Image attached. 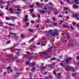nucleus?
<instances>
[{"label":"nucleus","mask_w":79,"mask_h":79,"mask_svg":"<svg viewBox=\"0 0 79 79\" xmlns=\"http://www.w3.org/2000/svg\"><path fill=\"white\" fill-rule=\"evenodd\" d=\"M64 68L66 69V71H71L73 72L76 71V70L75 69L76 68L71 67L69 66H68L67 67L65 66Z\"/></svg>","instance_id":"f257e3e1"},{"label":"nucleus","mask_w":79,"mask_h":79,"mask_svg":"<svg viewBox=\"0 0 79 79\" xmlns=\"http://www.w3.org/2000/svg\"><path fill=\"white\" fill-rule=\"evenodd\" d=\"M42 53H43L44 55H45L46 56H47L45 57V59H47V58H51V56H49L48 55V54L47 52H46V51H44V52H42Z\"/></svg>","instance_id":"f03ea898"},{"label":"nucleus","mask_w":79,"mask_h":79,"mask_svg":"<svg viewBox=\"0 0 79 79\" xmlns=\"http://www.w3.org/2000/svg\"><path fill=\"white\" fill-rule=\"evenodd\" d=\"M72 60V58L71 57H70L69 58H67L65 60V61L66 62V63L67 64H69L70 63L69 61H71Z\"/></svg>","instance_id":"7ed1b4c3"},{"label":"nucleus","mask_w":79,"mask_h":79,"mask_svg":"<svg viewBox=\"0 0 79 79\" xmlns=\"http://www.w3.org/2000/svg\"><path fill=\"white\" fill-rule=\"evenodd\" d=\"M54 31L56 32H54V34L58 36L59 34V33L58 32V31L57 30H55Z\"/></svg>","instance_id":"20e7f679"},{"label":"nucleus","mask_w":79,"mask_h":79,"mask_svg":"<svg viewBox=\"0 0 79 79\" xmlns=\"http://www.w3.org/2000/svg\"><path fill=\"white\" fill-rule=\"evenodd\" d=\"M28 17V15H26L25 17V19H24V18L23 19V20L25 22H26V21H28L29 19L27 18Z\"/></svg>","instance_id":"39448f33"},{"label":"nucleus","mask_w":79,"mask_h":79,"mask_svg":"<svg viewBox=\"0 0 79 79\" xmlns=\"http://www.w3.org/2000/svg\"><path fill=\"white\" fill-rule=\"evenodd\" d=\"M30 62V61H28L27 62H26V64H28V65H29L30 66H31V64H32V63H29Z\"/></svg>","instance_id":"423d86ee"},{"label":"nucleus","mask_w":79,"mask_h":79,"mask_svg":"<svg viewBox=\"0 0 79 79\" xmlns=\"http://www.w3.org/2000/svg\"><path fill=\"white\" fill-rule=\"evenodd\" d=\"M16 19V17L12 16L10 17V20L11 21H13L14 19Z\"/></svg>","instance_id":"0eeeda50"},{"label":"nucleus","mask_w":79,"mask_h":79,"mask_svg":"<svg viewBox=\"0 0 79 79\" xmlns=\"http://www.w3.org/2000/svg\"><path fill=\"white\" fill-rule=\"evenodd\" d=\"M35 69H36V68L34 67H33L31 69V71L32 72H34L35 71Z\"/></svg>","instance_id":"6e6552de"},{"label":"nucleus","mask_w":79,"mask_h":79,"mask_svg":"<svg viewBox=\"0 0 79 79\" xmlns=\"http://www.w3.org/2000/svg\"><path fill=\"white\" fill-rule=\"evenodd\" d=\"M10 11V12H11V14L13 13V9L12 8H10L8 10V11Z\"/></svg>","instance_id":"1a4fd4ad"},{"label":"nucleus","mask_w":79,"mask_h":79,"mask_svg":"<svg viewBox=\"0 0 79 79\" xmlns=\"http://www.w3.org/2000/svg\"><path fill=\"white\" fill-rule=\"evenodd\" d=\"M7 24H8V25H9V26H15V25H14V24H12L11 23H8Z\"/></svg>","instance_id":"9d476101"},{"label":"nucleus","mask_w":79,"mask_h":79,"mask_svg":"<svg viewBox=\"0 0 79 79\" xmlns=\"http://www.w3.org/2000/svg\"><path fill=\"white\" fill-rule=\"evenodd\" d=\"M0 2L1 3H2V4H5V3H6L5 1L3 2L2 0L0 1Z\"/></svg>","instance_id":"9b49d317"},{"label":"nucleus","mask_w":79,"mask_h":79,"mask_svg":"<svg viewBox=\"0 0 79 79\" xmlns=\"http://www.w3.org/2000/svg\"><path fill=\"white\" fill-rule=\"evenodd\" d=\"M28 31L30 32H33V30H32L31 29L29 28L28 29Z\"/></svg>","instance_id":"f8f14e48"},{"label":"nucleus","mask_w":79,"mask_h":79,"mask_svg":"<svg viewBox=\"0 0 79 79\" xmlns=\"http://www.w3.org/2000/svg\"><path fill=\"white\" fill-rule=\"evenodd\" d=\"M47 68V66H43L42 67H40V68L41 69H45V68Z\"/></svg>","instance_id":"ddd939ff"},{"label":"nucleus","mask_w":79,"mask_h":79,"mask_svg":"<svg viewBox=\"0 0 79 79\" xmlns=\"http://www.w3.org/2000/svg\"><path fill=\"white\" fill-rule=\"evenodd\" d=\"M40 13H41L42 14H44L45 13V11L44 10H41L40 11Z\"/></svg>","instance_id":"4468645a"},{"label":"nucleus","mask_w":79,"mask_h":79,"mask_svg":"<svg viewBox=\"0 0 79 79\" xmlns=\"http://www.w3.org/2000/svg\"><path fill=\"white\" fill-rule=\"evenodd\" d=\"M11 68V67L10 66H8V68H7V71L8 72L9 71V70Z\"/></svg>","instance_id":"2eb2a0df"},{"label":"nucleus","mask_w":79,"mask_h":79,"mask_svg":"<svg viewBox=\"0 0 79 79\" xmlns=\"http://www.w3.org/2000/svg\"><path fill=\"white\" fill-rule=\"evenodd\" d=\"M21 74V73H16L15 75V77H17V76H18V75H19V74Z\"/></svg>","instance_id":"dca6fc26"},{"label":"nucleus","mask_w":79,"mask_h":79,"mask_svg":"<svg viewBox=\"0 0 79 79\" xmlns=\"http://www.w3.org/2000/svg\"><path fill=\"white\" fill-rule=\"evenodd\" d=\"M16 0H12L11 1V4H13V3H15V2H16Z\"/></svg>","instance_id":"f3484780"},{"label":"nucleus","mask_w":79,"mask_h":79,"mask_svg":"<svg viewBox=\"0 0 79 79\" xmlns=\"http://www.w3.org/2000/svg\"><path fill=\"white\" fill-rule=\"evenodd\" d=\"M73 8H78V6H76V5H74Z\"/></svg>","instance_id":"a211bd4d"},{"label":"nucleus","mask_w":79,"mask_h":79,"mask_svg":"<svg viewBox=\"0 0 79 79\" xmlns=\"http://www.w3.org/2000/svg\"><path fill=\"white\" fill-rule=\"evenodd\" d=\"M15 8H20V6H15Z\"/></svg>","instance_id":"6ab92c4d"},{"label":"nucleus","mask_w":79,"mask_h":79,"mask_svg":"<svg viewBox=\"0 0 79 79\" xmlns=\"http://www.w3.org/2000/svg\"><path fill=\"white\" fill-rule=\"evenodd\" d=\"M34 58V56H30L29 57V60H31V59H32V58Z\"/></svg>","instance_id":"aec40b11"},{"label":"nucleus","mask_w":79,"mask_h":79,"mask_svg":"<svg viewBox=\"0 0 79 79\" xmlns=\"http://www.w3.org/2000/svg\"><path fill=\"white\" fill-rule=\"evenodd\" d=\"M45 22H46V23L48 24L50 22V20H49V19H48V20L45 21Z\"/></svg>","instance_id":"412c9836"},{"label":"nucleus","mask_w":79,"mask_h":79,"mask_svg":"<svg viewBox=\"0 0 79 79\" xmlns=\"http://www.w3.org/2000/svg\"><path fill=\"white\" fill-rule=\"evenodd\" d=\"M30 13H32V12H33L34 11V9H30Z\"/></svg>","instance_id":"4be33fe9"},{"label":"nucleus","mask_w":79,"mask_h":79,"mask_svg":"<svg viewBox=\"0 0 79 79\" xmlns=\"http://www.w3.org/2000/svg\"><path fill=\"white\" fill-rule=\"evenodd\" d=\"M78 15L77 14H74L73 15V16L74 17H76V18H77L78 17Z\"/></svg>","instance_id":"5701e85b"},{"label":"nucleus","mask_w":79,"mask_h":79,"mask_svg":"<svg viewBox=\"0 0 79 79\" xmlns=\"http://www.w3.org/2000/svg\"><path fill=\"white\" fill-rule=\"evenodd\" d=\"M8 5L6 6V7H5V10H8Z\"/></svg>","instance_id":"b1692460"},{"label":"nucleus","mask_w":79,"mask_h":79,"mask_svg":"<svg viewBox=\"0 0 79 79\" xmlns=\"http://www.w3.org/2000/svg\"><path fill=\"white\" fill-rule=\"evenodd\" d=\"M6 20H11L10 18L6 17Z\"/></svg>","instance_id":"393cba45"},{"label":"nucleus","mask_w":79,"mask_h":79,"mask_svg":"<svg viewBox=\"0 0 79 79\" xmlns=\"http://www.w3.org/2000/svg\"><path fill=\"white\" fill-rule=\"evenodd\" d=\"M66 34L67 35V39H69V38H70V36H69V34L67 33Z\"/></svg>","instance_id":"a878e982"},{"label":"nucleus","mask_w":79,"mask_h":79,"mask_svg":"<svg viewBox=\"0 0 79 79\" xmlns=\"http://www.w3.org/2000/svg\"><path fill=\"white\" fill-rule=\"evenodd\" d=\"M56 60V58L55 57L52 58L51 59V61H52V60Z\"/></svg>","instance_id":"bb28decb"},{"label":"nucleus","mask_w":79,"mask_h":79,"mask_svg":"<svg viewBox=\"0 0 79 79\" xmlns=\"http://www.w3.org/2000/svg\"><path fill=\"white\" fill-rule=\"evenodd\" d=\"M53 74H55V76H57V75H56V72H55V70H54L53 71Z\"/></svg>","instance_id":"cd10ccee"},{"label":"nucleus","mask_w":79,"mask_h":79,"mask_svg":"<svg viewBox=\"0 0 79 79\" xmlns=\"http://www.w3.org/2000/svg\"><path fill=\"white\" fill-rule=\"evenodd\" d=\"M68 8H67L66 7H64V11H65L68 10Z\"/></svg>","instance_id":"c85d7f7f"},{"label":"nucleus","mask_w":79,"mask_h":79,"mask_svg":"<svg viewBox=\"0 0 79 79\" xmlns=\"http://www.w3.org/2000/svg\"><path fill=\"white\" fill-rule=\"evenodd\" d=\"M57 14H58V11L55 12V13H54L55 15H57Z\"/></svg>","instance_id":"c756f323"},{"label":"nucleus","mask_w":79,"mask_h":79,"mask_svg":"<svg viewBox=\"0 0 79 79\" xmlns=\"http://www.w3.org/2000/svg\"><path fill=\"white\" fill-rule=\"evenodd\" d=\"M49 8L50 9H51V10H54V8H53V7L52 6H49Z\"/></svg>","instance_id":"7c9ffc66"},{"label":"nucleus","mask_w":79,"mask_h":79,"mask_svg":"<svg viewBox=\"0 0 79 79\" xmlns=\"http://www.w3.org/2000/svg\"><path fill=\"white\" fill-rule=\"evenodd\" d=\"M19 56V54H16V55H15V57H16V58H18Z\"/></svg>","instance_id":"2f4dec72"},{"label":"nucleus","mask_w":79,"mask_h":79,"mask_svg":"<svg viewBox=\"0 0 79 79\" xmlns=\"http://www.w3.org/2000/svg\"><path fill=\"white\" fill-rule=\"evenodd\" d=\"M44 6V5L42 4H40V6H40V7H41V8H42L43 7V6Z\"/></svg>","instance_id":"473e14b6"},{"label":"nucleus","mask_w":79,"mask_h":79,"mask_svg":"<svg viewBox=\"0 0 79 79\" xmlns=\"http://www.w3.org/2000/svg\"><path fill=\"white\" fill-rule=\"evenodd\" d=\"M53 65H54V64H51L49 65V67H50V68H52V67H53Z\"/></svg>","instance_id":"72a5a7b5"},{"label":"nucleus","mask_w":79,"mask_h":79,"mask_svg":"<svg viewBox=\"0 0 79 79\" xmlns=\"http://www.w3.org/2000/svg\"><path fill=\"white\" fill-rule=\"evenodd\" d=\"M52 30H50L49 31H46V32H52Z\"/></svg>","instance_id":"f704fd0d"},{"label":"nucleus","mask_w":79,"mask_h":79,"mask_svg":"<svg viewBox=\"0 0 79 79\" xmlns=\"http://www.w3.org/2000/svg\"><path fill=\"white\" fill-rule=\"evenodd\" d=\"M66 0L68 2V3L69 4L71 3V2L69 0Z\"/></svg>","instance_id":"c9c22d12"},{"label":"nucleus","mask_w":79,"mask_h":79,"mask_svg":"<svg viewBox=\"0 0 79 79\" xmlns=\"http://www.w3.org/2000/svg\"><path fill=\"white\" fill-rule=\"evenodd\" d=\"M53 25H54V26H56L57 25V23L56 22H55L54 23H52Z\"/></svg>","instance_id":"e433bc0d"},{"label":"nucleus","mask_w":79,"mask_h":79,"mask_svg":"<svg viewBox=\"0 0 79 79\" xmlns=\"http://www.w3.org/2000/svg\"><path fill=\"white\" fill-rule=\"evenodd\" d=\"M60 65L61 66H64V67H65V66H64V65H63V63H60Z\"/></svg>","instance_id":"4c0bfd02"},{"label":"nucleus","mask_w":79,"mask_h":79,"mask_svg":"<svg viewBox=\"0 0 79 79\" xmlns=\"http://www.w3.org/2000/svg\"><path fill=\"white\" fill-rule=\"evenodd\" d=\"M26 52L27 53V54H28V55H27V56H30V55H29V52L27 51Z\"/></svg>","instance_id":"58836bf2"},{"label":"nucleus","mask_w":79,"mask_h":79,"mask_svg":"<svg viewBox=\"0 0 79 79\" xmlns=\"http://www.w3.org/2000/svg\"><path fill=\"white\" fill-rule=\"evenodd\" d=\"M11 43V41H8L7 42V45H8V44H10V43Z\"/></svg>","instance_id":"ea45409f"},{"label":"nucleus","mask_w":79,"mask_h":79,"mask_svg":"<svg viewBox=\"0 0 79 79\" xmlns=\"http://www.w3.org/2000/svg\"><path fill=\"white\" fill-rule=\"evenodd\" d=\"M52 19L54 21H55V17H53L52 18Z\"/></svg>","instance_id":"a19ab883"},{"label":"nucleus","mask_w":79,"mask_h":79,"mask_svg":"<svg viewBox=\"0 0 79 79\" xmlns=\"http://www.w3.org/2000/svg\"><path fill=\"white\" fill-rule=\"evenodd\" d=\"M32 18H34L35 17V15L34 14H33L32 15Z\"/></svg>","instance_id":"79ce46f5"},{"label":"nucleus","mask_w":79,"mask_h":79,"mask_svg":"<svg viewBox=\"0 0 79 79\" xmlns=\"http://www.w3.org/2000/svg\"><path fill=\"white\" fill-rule=\"evenodd\" d=\"M15 59H16V57H14L12 58L11 59V60H15Z\"/></svg>","instance_id":"37998d69"},{"label":"nucleus","mask_w":79,"mask_h":79,"mask_svg":"<svg viewBox=\"0 0 79 79\" xmlns=\"http://www.w3.org/2000/svg\"><path fill=\"white\" fill-rule=\"evenodd\" d=\"M36 5H37V6H40V4H39V3L38 2H36Z\"/></svg>","instance_id":"c03bdc74"},{"label":"nucleus","mask_w":79,"mask_h":79,"mask_svg":"<svg viewBox=\"0 0 79 79\" xmlns=\"http://www.w3.org/2000/svg\"><path fill=\"white\" fill-rule=\"evenodd\" d=\"M53 33L52 35V36H53V37H55V32H53Z\"/></svg>","instance_id":"a18cd8bd"},{"label":"nucleus","mask_w":79,"mask_h":79,"mask_svg":"<svg viewBox=\"0 0 79 79\" xmlns=\"http://www.w3.org/2000/svg\"><path fill=\"white\" fill-rule=\"evenodd\" d=\"M76 74H77L76 73H74L72 75V76H75V75H76Z\"/></svg>","instance_id":"49530a36"},{"label":"nucleus","mask_w":79,"mask_h":79,"mask_svg":"<svg viewBox=\"0 0 79 79\" xmlns=\"http://www.w3.org/2000/svg\"><path fill=\"white\" fill-rule=\"evenodd\" d=\"M40 14L38 15V19H40Z\"/></svg>","instance_id":"de8ad7c7"},{"label":"nucleus","mask_w":79,"mask_h":79,"mask_svg":"<svg viewBox=\"0 0 79 79\" xmlns=\"http://www.w3.org/2000/svg\"><path fill=\"white\" fill-rule=\"evenodd\" d=\"M32 42V41L30 40L29 41L28 43H29V44H31Z\"/></svg>","instance_id":"09e8293b"},{"label":"nucleus","mask_w":79,"mask_h":79,"mask_svg":"<svg viewBox=\"0 0 79 79\" xmlns=\"http://www.w3.org/2000/svg\"><path fill=\"white\" fill-rule=\"evenodd\" d=\"M48 4L49 5H53V4H52V3L49 2Z\"/></svg>","instance_id":"8fccbe9b"},{"label":"nucleus","mask_w":79,"mask_h":79,"mask_svg":"<svg viewBox=\"0 0 79 79\" xmlns=\"http://www.w3.org/2000/svg\"><path fill=\"white\" fill-rule=\"evenodd\" d=\"M70 29H73V30H74V28L73 27H70Z\"/></svg>","instance_id":"3c124183"},{"label":"nucleus","mask_w":79,"mask_h":79,"mask_svg":"<svg viewBox=\"0 0 79 79\" xmlns=\"http://www.w3.org/2000/svg\"><path fill=\"white\" fill-rule=\"evenodd\" d=\"M77 60H79V56H77Z\"/></svg>","instance_id":"603ef678"},{"label":"nucleus","mask_w":79,"mask_h":79,"mask_svg":"<svg viewBox=\"0 0 79 79\" xmlns=\"http://www.w3.org/2000/svg\"><path fill=\"white\" fill-rule=\"evenodd\" d=\"M31 41H33L34 40V38H33L32 39L30 40Z\"/></svg>","instance_id":"864d4df0"},{"label":"nucleus","mask_w":79,"mask_h":79,"mask_svg":"<svg viewBox=\"0 0 79 79\" xmlns=\"http://www.w3.org/2000/svg\"><path fill=\"white\" fill-rule=\"evenodd\" d=\"M63 27H64V28H65L66 27V25H63Z\"/></svg>","instance_id":"5fc2aeb1"},{"label":"nucleus","mask_w":79,"mask_h":79,"mask_svg":"<svg viewBox=\"0 0 79 79\" xmlns=\"http://www.w3.org/2000/svg\"><path fill=\"white\" fill-rule=\"evenodd\" d=\"M33 6H33V5H31L30 6V8H33Z\"/></svg>","instance_id":"6e6d98bb"},{"label":"nucleus","mask_w":79,"mask_h":79,"mask_svg":"<svg viewBox=\"0 0 79 79\" xmlns=\"http://www.w3.org/2000/svg\"><path fill=\"white\" fill-rule=\"evenodd\" d=\"M35 62H33V64L32 65V66H34V65H35Z\"/></svg>","instance_id":"4d7b16f0"},{"label":"nucleus","mask_w":79,"mask_h":79,"mask_svg":"<svg viewBox=\"0 0 79 79\" xmlns=\"http://www.w3.org/2000/svg\"><path fill=\"white\" fill-rule=\"evenodd\" d=\"M46 12H47V13H48V15H50V12L49 11H46Z\"/></svg>","instance_id":"13d9d810"},{"label":"nucleus","mask_w":79,"mask_h":79,"mask_svg":"<svg viewBox=\"0 0 79 79\" xmlns=\"http://www.w3.org/2000/svg\"><path fill=\"white\" fill-rule=\"evenodd\" d=\"M21 37H22V38H23V37H24V35L23 34L21 35Z\"/></svg>","instance_id":"bf43d9fd"},{"label":"nucleus","mask_w":79,"mask_h":79,"mask_svg":"<svg viewBox=\"0 0 79 79\" xmlns=\"http://www.w3.org/2000/svg\"><path fill=\"white\" fill-rule=\"evenodd\" d=\"M72 24H76V22H72Z\"/></svg>","instance_id":"052dcab7"},{"label":"nucleus","mask_w":79,"mask_h":79,"mask_svg":"<svg viewBox=\"0 0 79 79\" xmlns=\"http://www.w3.org/2000/svg\"><path fill=\"white\" fill-rule=\"evenodd\" d=\"M3 14L1 13H0V16H3Z\"/></svg>","instance_id":"680f3d73"},{"label":"nucleus","mask_w":79,"mask_h":79,"mask_svg":"<svg viewBox=\"0 0 79 79\" xmlns=\"http://www.w3.org/2000/svg\"><path fill=\"white\" fill-rule=\"evenodd\" d=\"M17 11H21V9H17Z\"/></svg>","instance_id":"e2e57ef3"},{"label":"nucleus","mask_w":79,"mask_h":79,"mask_svg":"<svg viewBox=\"0 0 79 79\" xmlns=\"http://www.w3.org/2000/svg\"><path fill=\"white\" fill-rule=\"evenodd\" d=\"M47 72H44V74L46 75V74H47Z\"/></svg>","instance_id":"0e129e2a"},{"label":"nucleus","mask_w":79,"mask_h":79,"mask_svg":"<svg viewBox=\"0 0 79 79\" xmlns=\"http://www.w3.org/2000/svg\"><path fill=\"white\" fill-rule=\"evenodd\" d=\"M60 4H61V5H63V2H62V1H60Z\"/></svg>","instance_id":"69168bd1"},{"label":"nucleus","mask_w":79,"mask_h":79,"mask_svg":"<svg viewBox=\"0 0 79 79\" xmlns=\"http://www.w3.org/2000/svg\"><path fill=\"white\" fill-rule=\"evenodd\" d=\"M76 4H77V5H78V4H79V2H76Z\"/></svg>","instance_id":"338daca9"},{"label":"nucleus","mask_w":79,"mask_h":79,"mask_svg":"<svg viewBox=\"0 0 79 79\" xmlns=\"http://www.w3.org/2000/svg\"><path fill=\"white\" fill-rule=\"evenodd\" d=\"M45 79H49V77H47L45 78Z\"/></svg>","instance_id":"774afa93"}]
</instances>
